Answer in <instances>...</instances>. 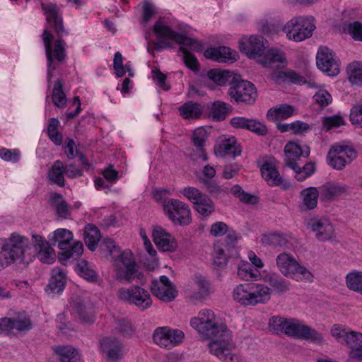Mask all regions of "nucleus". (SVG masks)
Listing matches in <instances>:
<instances>
[{
  "instance_id": "obj_1",
  "label": "nucleus",
  "mask_w": 362,
  "mask_h": 362,
  "mask_svg": "<svg viewBox=\"0 0 362 362\" xmlns=\"http://www.w3.org/2000/svg\"><path fill=\"white\" fill-rule=\"evenodd\" d=\"M191 326L203 337L211 339L208 344L209 351L223 362H239L235 352L232 332L226 325L218 323L214 312L209 309L202 310L197 317L190 320Z\"/></svg>"
},
{
  "instance_id": "obj_2",
  "label": "nucleus",
  "mask_w": 362,
  "mask_h": 362,
  "mask_svg": "<svg viewBox=\"0 0 362 362\" xmlns=\"http://www.w3.org/2000/svg\"><path fill=\"white\" fill-rule=\"evenodd\" d=\"M42 9L46 16L47 23L54 28L59 37L57 40L53 41V35L47 29H45L42 35L47 60V78L48 84H49L53 76V71L66 57V44L62 37L68 33L64 28L59 9L56 4H42Z\"/></svg>"
},
{
  "instance_id": "obj_3",
  "label": "nucleus",
  "mask_w": 362,
  "mask_h": 362,
  "mask_svg": "<svg viewBox=\"0 0 362 362\" xmlns=\"http://www.w3.org/2000/svg\"><path fill=\"white\" fill-rule=\"evenodd\" d=\"M17 242H21L18 247L21 248V257L23 263H28L37 257L42 263L52 264L56 257L55 252L51 247V243L45 237L33 232L31 240L27 237L16 233Z\"/></svg>"
},
{
  "instance_id": "obj_4",
  "label": "nucleus",
  "mask_w": 362,
  "mask_h": 362,
  "mask_svg": "<svg viewBox=\"0 0 362 362\" xmlns=\"http://www.w3.org/2000/svg\"><path fill=\"white\" fill-rule=\"evenodd\" d=\"M269 330L276 334H285L297 339L322 342L323 336L316 329L294 318L273 316L269 321Z\"/></svg>"
},
{
  "instance_id": "obj_5",
  "label": "nucleus",
  "mask_w": 362,
  "mask_h": 362,
  "mask_svg": "<svg viewBox=\"0 0 362 362\" xmlns=\"http://www.w3.org/2000/svg\"><path fill=\"white\" fill-rule=\"evenodd\" d=\"M153 32L158 39V41L153 42L154 48L156 50L160 51L164 49L172 48L174 43L188 47L195 52H200L202 49V44L199 42L174 31L161 21L155 23Z\"/></svg>"
},
{
  "instance_id": "obj_6",
  "label": "nucleus",
  "mask_w": 362,
  "mask_h": 362,
  "mask_svg": "<svg viewBox=\"0 0 362 362\" xmlns=\"http://www.w3.org/2000/svg\"><path fill=\"white\" fill-rule=\"evenodd\" d=\"M271 289L267 286L257 283H244L233 290V299L244 306L264 304L271 298Z\"/></svg>"
},
{
  "instance_id": "obj_7",
  "label": "nucleus",
  "mask_w": 362,
  "mask_h": 362,
  "mask_svg": "<svg viewBox=\"0 0 362 362\" xmlns=\"http://www.w3.org/2000/svg\"><path fill=\"white\" fill-rule=\"evenodd\" d=\"M276 264L279 272L285 277L297 281L312 282L314 276L290 253L281 252L276 257Z\"/></svg>"
},
{
  "instance_id": "obj_8",
  "label": "nucleus",
  "mask_w": 362,
  "mask_h": 362,
  "mask_svg": "<svg viewBox=\"0 0 362 362\" xmlns=\"http://www.w3.org/2000/svg\"><path fill=\"white\" fill-rule=\"evenodd\" d=\"M315 29V18L312 16H294L283 27L287 38L298 42L310 38Z\"/></svg>"
},
{
  "instance_id": "obj_9",
  "label": "nucleus",
  "mask_w": 362,
  "mask_h": 362,
  "mask_svg": "<svg viewBox=\"0 0 362 362\" xmlns=\"http://www.w3.org/2000/svg\"><path fill=\"white\" fill-rule=\"evenodd\" d=\"M332 336L341 344L351 349L352 358H361L362 352V333L354 331L349 327L334 324L331 328Z\"/></svg>"
},
{
  "instance_id": "obj_10",
  "label": "nucleus",
  "mask_w": 362,
  "mask_h": 362,
  "mask_svg": "<svg viewBox=\"0 0 362 362\" xmlns=\"http://www.w3.org/2000/svg\"><path fill=\"white\" fill-rule=\"evenodd\" d=\"M163 208L165 214L175 225L187 226L192 222L191 209L185 202L167 198L163 200Z\"/></svg>"
},
{
  "instance_id": "obj_11",
  "label": "nucleus",
  "mask_w": 362,
  "mask_h": 362,
  "mask_svg": "<svg viewBox=\"0 0 362 362\" xmlns=\"http://www.w3.org/2000/svg\"><path fill=\"white\" fill-rule=\"evenodd\" d=\"M117 296L119 300L134 305L142 311L152 305L150 293L139 286L119 288L117 292Z\"/></svg>"
},
{
  "instance_id": "obj_12",
  "label": "nucleus",
  "mask_w": 362,
  "mask_h": 362,
  "mask_svg": "<svg viewBox=\"0 0 362 362\" xmlns=\"http://www.w3.org/2000/svg\"><path fill=\"white\" fill-rule=\"evenodd\" d=\"M20 243L16 240V233L6 239L0 240V271L16 262L23 263L18 247Z\"/></svg>"
},
{
  "instance_id": "obj_13",
  "label": "nucleus",
  "mask_w": 362,
  "mask_h": 362,
  "mask_svg": "<svg viewBox=\"0 0 362 362\" xmlns=\"http://www.w3.org/2000/svg\"><path fill=\"white\" fill-rule=\"evenodd\" d=\"M115 278L119 281H126L128 283L135 278L136 272V264L133 255L129 251H124L114 261Z\"/></svg>"
},
{
  "instance_id": "obj_14",
  "label": "nucleus",
  "mask_w": 362,
  "mask_h": 362,
  "mask_svg": "<svg viewBox=\"0 0 362 362\" xmlns=\"http://www.w3.org/2000/svg\"><path fill=\"white\" fill-rule=\"evenodd\" d=\"M357 156L356 150L348 146L334 145L327 154V160L333 168L340 170Z\"/></svg>"
},
{
  "instance_id": "obj_15",
  "label": "nucleus",
  "mask_w": 362,
  "mask_h": 362,
  "mask_svg": "<svg viewBox=\"0 0 362 362\" xmlns=\"http://www.w3.org/2000/svg\"><path fill=\"white\" fill-rule=\"evenodd\" d=\"M185 334L180 329H173L169 327H157L153 334V341L160 347L172 349L183 341Z\"/></svg>"
},
{
  "instance_id": "obj_16",
  "label": "nucleus",
  "mask_w": 362,
  "mask_h": 362,
  "mask_svg": "<svg viewBox=\"0 0 362 362\" xmlns=\"http://www.w3.org/2000/svg\"><path fill=\"white\" fill-rule=\"evenodd\" d=\"M316 64L327 76H335L339 73V60L332 50L327 47L319 48L316 55Z\"/></svg>"
},
{
  "instance_id": "obj_17",
  "label": "nucleus",
  "mask_w": 362,
  "mask_h": 362,
  "mask_svg": "<svg viewBox=\"0 0 362 362\" xmlns=\"http://www.w3.org/2000/svg\"><path fill=\"white\" fill-rule=\"evenodd\" d=\"M228 94L237 103L251 104L257 97L254 84L248 81L233 83L228 89Z\"/></svg>"
},
{
  "instance_id": "obj_18",
  "label": "nucleus",
  "mask_w": 362,
  "mask_h": 362,
  "mask_svg": "<svg viewBox=\"0 0 362 362\" xmlns=\"http://www.w3.org/2000/svg\"><path fill=\"white\" fill-rule=\"evenodd\" d=\"M240 49L249 58L258 62L268 47L267 41L262 36L251 35L242 39L239 42Z\"/></svg>"
},
{
  "instance_id": "obj_19",
  "label": "nucleus",
  "mask_w": 362,
  "mask_h": 362,
  "mask_svg": "<svg viewBox=\"0 0 362 362\" xmlns=\"http://www.w3.org/2000/svg\"><path fill=\"white\" fill-rule=\"evenodd\" d=\"M151 289L155 296L165 302L172 301L177 294L174 284L164 275L152 282Z\"/></svg>"
},
{
  "instance_id": "obj_20",
  "label": "nucleus",
  "mask_w": 362,
  "mask_h": 362,
  "mask_svg": "<svg viewBox=\"0 0 362 362\" xmlns=\"http://www.w3.org/2000/svg\"><path fill=\"white\" fill-rule=\"evenodd\" d=\"M308 228L315 233L319 241H327L334 237V228L326 218H312L307 224Z\"/></svg>"
},
{
  "instance_id": "obj_21",
  "label": "nucleus",
  "mask_w": 362,
  "mask_h": 362,
  "mask_svg": "<svg viewBox=\"0 0 362 362\" xmlns=\"http://www.w3.org/2000/svg\"><path fill=\"white\" fill-rule=\"evenodd\" d=\"M320 197L323 200L332 201L337 197H346L351 192V187L337 180L329 181L320 187Z\"/></svg>"
},
{
  "instance_id": "obj_22",
  "label": "nucleus",
  "mask_w": 362,
  "mask_h": 362,
  "mask_svg": "<svg viewBox=\"0 0 362 362\" xmlns=\"http://www.w3.org/2000/svg\"><path fill=\"white\" fill-rule=\"evenodd\" d=\"M153 240L157 247L163 252H174L177 248L175 238L160 226H156L152 231Z\"/></svg>"
},
{
  "instance_id": "obj_23",
  "label": "nucleus",
  "mask_w": 362,
  "mask_h": 362,
  "mask_svg": "<svg viewBox=\"0 0 362 362\" xmlns=\"http://www.w3.org/2000/svg\"><path fill=\"white\" fill-rule=\"evenodd\" d=\"M285 165L292 170L298 168L297 160L300 157H308L310 155V148L308 146H300L295 142H289L284 147Z\"/></svg>"
},
{
  "instance_id": "obj_24",
  "label": "nucleus",
  "mask_w": 362,
  "mask_h": 362,
  "mask_svg": "<svg viewBox=\"0 0 362 362\" xmlns=\"http://www.w3.org/2000/svg\"><path fill=\"white\" fill-rule=\"evenodd\" d=\"M100 349L106 358L111 362H117L124 355L122 342L113 338L103 339L100 341Z\"/></svg>"
},
{
  "instance_id": "obj_25",
  "label": "nucleus",
  "mask_w": 362,
  "mask_h": 362,
  "mask_svg": "<svg viewBox=\"0 0 362 362\" xmlns=\"http://www.w3.org/2000/svg\"><path fill=\"white\" fill-rule=\"evenodd\" d=\"M230 124L233 128L247 129L259 135L267 134V127L257 119L234 117L230 119Z\"/></svg>"
},
{
  "instance_id": "obj_26",
  "label": "nucleus",
  "mask_w": 362,
  "mask_h": 362,
  "mask_svg": "<svg viewBox=\"0 0 362 362\" xmlns=\"http://www.w3.org/2000/svg\"><path fill=\"white\" fill-rule=\"evenodd\" d=\"M241 152L242 148L234 136L223 139L219 144L214 147V153L219 157L230 156L235 158L239 156Z\"/></svg>"
},
{
  "instance_id": "obj_27",
  "label": "nucleus",
  "mask_w": 362,
  "mask_h": 362,
  "mask_svg": "<svg viewBox=\"0 0 362 362\" xmlns=\"http://www.w3.org/2000/svg\"><path fill=\"white\" fill-rule=\"evenodd\" d=\"M258 63L265 68H273L278 66L279 64H286V57L284 52L277 48L265 49Z\"/></svg>"
},
{
  "instance_id": "obj_28",
  "label": "nucleus",
  "mask_w": 362,
  "mask_h": 362,
  "mask_svg": "<svg viewBox=\"0 0 362 362\" xmlns=\"http://www.w3.org/2000/svg\"><path fill=\"white\" fill-rule=\"evenodd\" d=\"M65 284L66 276L64 270L59 267H54L52 270V277L47 286L46 292L48 294H59L64 290Z\"/></svg>"
},
{
  "instance_id": "obj_29",
  "label": "nucleus",
  "mask_w": 362,
  "mask_h": 362,
  "mask_svg": "<svg viewBox=\"0 0 362 362\" xmlns=\"http://www.w3.org/2000/svg\"><path fill=\"white\" fill-rule=\"evenodd\" d=\"M74 235L71 231L66 228H58L50 233L48 236L49 243L52 245H57L62 250H66L69 247L70 243L73 240Z\"/></svg>"
},
{
  "instance_id": "obj_30",
  "label": "nucleus",
  "mask_w": 362,
  "mask_h": 362,
  "mask_svg": "<svg viewBox=\"0 0 362 362\" xmlns=\"http://www.w3.org/2000/svg\"><path fill=\"white\" fill-rule=\"evenodd\" d=\"M204 56L218 62H226L230 59H235V52L228 47H211L204 52Z\"/></svg>"
},
{
  "instance_id": "obj_31",
  "label": "nucleus",
  "mask_w": 362,
  "mask_h": 362,
  "mask_svg": "<svg viewBox=\"0 0 362 362\" xmlns=\"http://www.w3.org/2000/svg\"><path fill=\"white\" fill-rule=\"evenodd\" d=\"M180 115L185 119H198L204 112L202 105L198 103L188 101L178 108Z\"/></svg>"
},
{
  "instance_id": "obj_32",
  "label": "nucleus",
  "mask_w": 362,
  "mask_h": 362,
  "mask_svg": "<svg viewBox=\"0 0 362 362\" xmlns=\"http://www.w3.org/2000/svg\"><path fill=\"white\" fill-rule=\"evenodd\" d=\"M270 79L276 84L291 82L293 83H304L303 76L293 71H283L278 70L271 74Z\"/></svg>"
},
{
  "instance_id": "obj_33",
  "label": "nucleus",
  "mask_w": 362,
  "mask_h": 362,
  "mask_svg": "<svg viewBox=\"0 0 362 362\" xmlns=\"http://www.w3.org/2000/svg\"><path fill=\"white\" fill-rule=\"evenodd\" d=\"M54 353L59 356L61 362H81L79 351L71 346H59L53 348Z\"/></svg>"
},
{
  "instance_id": "obj_34",
  "label": "nucleus",
  "mask_w": 362,
  "mask_h": 362,
  "mask_svg": "<svg viewBox=\"0 0 362 362\" xmlns=\"http://www.w3.org/2000/svg\"><path fill=\"white\" fill-rule=\"evenodd\" d=\"M261 173L262 177L270 186H279L283 182L278 170L272 163L265 162L262 165Z\"/></svg>"
},
{
  "instance_id": "obj_35",
  "label": "nucleus",
  "mask_w": 362,
  "mask_h": 362,
  "mask_svg": "<svg viewBox=\"0 0 362 362\" xmlns=\"http://www.w3.org/2000/svg\"><path fill=\"white\" fill-rule=\"evenodd\" d=\"M207 138V131L202 127L197 128L193 132L192 136V141L199 153V157L204 161H206L208 160V156L204 148Z\"/></svg>"
},
{
  "instance_id": "obj_36",
  "label": "nucleus",
  "mask_w": 362,
  "mask_h": 362,
  "mask_svg": "<svg viewBox=\"0 0 362 362\" xmlns=\"http://www.w3.org/2000/svg\"><path fill=\"white\" fill-rule=\"evenodd\" d=\"M295 112V108L287 104H282L273 108H270L267 114V117L269 121H277L288 119L291 117Z\"/></svg>"
},
{
  "instance_id": "obj_37",
  "label": "nucleus",
  "mask_w": 362,
  "mask_h": 362,
  "mask_svg": "<svg viewBox=\"0 0 362 362\" xmlns=\"http://www.w3.org/2000/svg\"><path fill=\"white\" fill-rule=\"evenodd\" d=\"M83 235L87 247L91 251L95 250L101 239V234L99 229L95 225L88 223L84 227Z\"/></svg>"
},
{
  "instance_id": "obj_38",
  "label": "nucleus",
  "mask_w": 362,
  "mask_h": 362,
  "mask_svg": "<svg viewBox=\"0 0 362 362\" xmlns=\"http://www.w3.org/2000/svg\"><path fill=\"white\" fill-rule=\"evenodd\" d=\"M261 243L265 246L285 247H287L288 241L284 234L279 232H272L264 234L262 236Z\"/></svg>"
},
{
  "instance_id": "obj_39",
  "label": "nucleus",
  "mask_w": 362,
  "mask_h": 362,
  "mask_svg": "<svg viewBox=\"0 0 362 362\" xmlns=\"http://www.w3.org/2000/svg\"><path fill=\"white\" fill-rule=\"evenodd\" d=\"M49 200L51 204L55 208L57 214L62 218H68L70 216L71 212L69 206L62 195L52 192L49 194Z\"/></svg>"
},
{
  "instance_id": "obj_40",
  "label": "nucleus",
  "mask_w": 362,
  "mask_h": 362,
  "mask_svg": "<svg viewBox=\"0 0 362 362\" xmlns=\"http://www.w3.org/2000/svg\"><path fill=\"white\" fill-rule=\"evenodd\" d=\"M319 195L320 190L314 187L303 189L300 194L303 206L308 210L314 209L317 206Z\"/></svg>"
},
{
  "instance_id": "obj_41",
  "label": "nucleus",
  "mask_w": 362,
  "mask_h": 362,
  "mask_svg": "<svg viewBox=\"0 0 362 362\" xmlns=\"http://www.w3.org/2000/svg\"><path fill=\"white\" fill-rule=\"evenodd\" d=\"M208 77L219 86L232 85L235 79L233 72L217 69L210 70L208 72Z\"/></svg>"
},
{
  "instance_id": "obj_42",
  "label": "nucleus",
  "mask_w": 362,
  "mask_h": 362,
  "mask_svg": "<svg viewBox=\"0 0 362 362\" xmlns=\"http://www.w3.org/2000/svg\"><path fill=\"white\" fill-rule=\"evenodd\" d=\"M192 289L190 298L194 300H201L210 294V284L201 277H197Z\"/></svg>"
},
{
  "instance_id": "obj_43",
  "label": "nucleus",
  "mask_w": 362,
  "mask_h": 362,
  "mask_svg": "<svg viewBox=\"0 0 362 362\" xmlns=\"http://www.w3.org/2000/svg\"><path fill=\"white\" fill-rule=\"evenodd\" d=\"M194 210L202 216L208 217L211 215L216 209V206L213 200L206 194L193 205Z\"/></svg>"
},
{
  "instance_id": "obj_44",
  "label": "nucleus",
  "mask_w": 362,
  "mask_h": 362,
  "mask_svg": "<svg viewBox=\"0 0 362 362\" xmlns=\"http://www.w3.org/2000/svg\"><path fill=\"white\" fill-rule=\"evenodd\" d=\"M209 110L210 115L214 120L222 121L231 110V106L226 103L217 100L211 103Z\"/></svg>"
},
{
  "instance_id": "obj_45",
  "label": "nucleus",
  "mask_w": 362,
  "mask_h": 362,
  "mask_svg": "<svg viewBox=\"0 0 362 362\" xmlns=\"http://www.w3.org/2000/svg\"><path fill=\"white\" fill-rule=\"evenodd\" d=\"M52 102L58 108H64L67 102L66 94L63 90V83L61 80H57L53 86L51 94Z\"/></svg>"
},
{
  "instance_id": "obj_46",
  "label": "nucleus",
  "mask_w": 362,
  "mask_h": 362,
  "mask_svg": "<svg viewBox=\"0 0 362 362\" xmlns=\"http://www.w3.org/2000/svg\"><path fill=\"white\" fill-rule=\"evenodd\" d=\"M64 166L62 161L56 160L48 173L49 179L59 187L64 186Z\"/></svg>"
},
{
  "instance_id": "obj_47",
  "label": "nucleus",
  "mask_w": 362,
  "mask_h": 362,
  "mask_svg": "<svg viewBox=\"0 0 362 362\" xmlns=\"http://www.w3.org/2000/svg\"><path fill=\"white\" fill-rule=\"evenodd\" d=\"M266 281L272 288L278 293H285L290 290V282L276 274L266 276Z\"/></svg>"
},
{
  "instance_id": "obj_48",
  "label": "nucleus",
  "mask_w": 362,
  "mask_h": 362,
  "mask_svg": "<svg viewBox=\"0 0 362 362\" xmlns=\"http://www.w3.org/2000/svg\"><path fill=\"white\" fill-rule=\"evenodd\" d=\"M78 273L85 279L90 282L98 281V274L92 265L86 260H81L77 264Z\"/></svg>"
},
{
  "instance_id": "obj_49",
  "label": "nucleus",
  "mask_w": 362,
  "mask_h": 362,
  "mask_svg": "<svg viewBox=\"0 0 362 362\" xmlns=\"http://www.w3.org/2000/svg\"><path fill=\"white\" fill-rule=\"evenodd\" d=\"M238 276L244 281L257 280L259 276V272L257 269L252 268L247 262H241L238 268Z\"/></svg>"
},
{
  "instance_id": "obj_50",
  "label": "nucleus",
  "mask_w": 362,
  "mask_h": 362,
  "mask_svg": "<svg viewBox=\"0 0 362 362\" xmlns=\"http://www.w3.org/2000/svg\"><path fill=\"white\" fill-rule=\"evenodd\" d=\"M349 81L352 83H362V62H353L347 66Z\"/></svg>"
},
{
  "instance_id": "obj_51",
  "label": "nucleus",
  "mask_w": 362,
  "mask_h": 362,
  "mask_svg": "<svg viewBox=\"0 0 362 362\" xmlns=\"http://www.w3.org/2000/svg\"><path fill=\"white\" fill-rule=\"evenodd\" d=\"M101 250L115 261L122 253L120 247L111 238H104L100 244Z\"/></svg>"
},
{
  "instance_id": "obj_52",
  "label": "nucleus",
  "mask_w": 362,
  "mask_h": 362,
  "mask_svg": "<svg viewBox=\"0 0 362 362\" xmlns=\"http://www.w3.org/2000/svg\"><path fill=\"white\" fill-rule=\"evenodd\" d=\"M59 122L57 118H51L47 127V134L49 139L56 145L59 146L62 144L63 137L58 131Z\"/></svg>"
},
{
  "instance_id": "obj_53",
  "label": "nucleus",
  "mask_w": 362,
  "mask_h": 362,
  "mask_svg": "<svg viewBox=\"0 0 362 362\" xmlns=\"http://www.w3.org/2000/svg\"><path fill=\"white\" fill-rule=\"evenodd\" d=\"M347 287L362 294V272H353L346 275Z\"/></svg>"
},
{
  "instance_id": "obj_54",
  "label": "nucleus",
  "mask_w": 362,
  "mask_h": 362,
  "mask_svg": "<svg viewBox=\"0 0 362 362\" xmlns=\"http://www.w3.org/2000/svg\"><path fill=\"white\" fill-rule=\"evenodd\" d=\"M11 319L13 330L26 332L32 328L30 318L24 314H19Z\"/></svg>"
},
{
  "instance_id": "obj_55",
  "label": "nucleus",
  "mask_w": 362,
  "mask_h": 362,
  "mask_svg": "<svg viewBox=\"0 0 362 362\" xmlns=\"http://www.w3.org/2000/svg\"><path fill=\"white\" fill-rule=\"evenodd\" d=\"M180 193L185 198L192 203L193 205L195 204L205 194L200 189L192 186H187L184 187L180 191Z\"/></svg>"
},
{
  "instance_id": "obj_56",
  "label": "nucleus",
  "mask_w": 362,
  "mask_h": 362,
  "mask_svg": "<svg viewBox=\"0 0 362 362\" xmlns=\"http://www.w3.org/2000/svg\"><path fill=\"white\" fill-rule=\"evenodd\" d=\"M345 31L347 34H349L351 38L355 41H358L362 42V23L360 21H354L349 23L346 28H345Z\"/></svg>"
},
{
  "instance_id": "obj_57",
  "label": "nucleus",
  "mask_w": 362,
  "mask_h": 362,
  "mask_svg": "<svg viewBox=\"0 0 362 362\" xmlns=\"http://www.w3.org/2000/svg\"><path fill=\"white\" fill-rule=\"evenodd\" d=\"M65 251L62 253V257L64 259L70 258L77 259L79 257L83 252V246L82 243L76 242L70 249L64 250Z\"/></svg>"
},
{
  "instance_id": "obj_58",
  "label": "nucleus",
  "mask_w": 362,
  "mask_h": 362,
  "mask_svg": "<svg viewBox=\"0 0 362 362\" xmlns=\"http://www.w3.org/2000/svg\"><path fill=\"white\" fill-rule=\"evenodd\" d=\"M199 180L205 186L207 192L214 196H219L227 192L226 189H223L214 181H210L202 178Z\"/></svg>"
},
{
  "instance_id": "obj_59",
  "label": "nucleus",
  "mask_w": 362,
  "mask_h": 362,
  "mask_svg": "<svg viewBox=\"0 0 362 362\" xmlns=\"http://www.w3.org/2000/svg\"><path fill=\"white\" fill-rule=\"evenodd\" d=\"M21 152L18 149H8L1 148L0 149V158L6 162L16 163L19 160Z\"/></svg>"
},
{
  "instance_id": "obj_60",
  "label": "nucleus",
  "mask_w": 362,
  "mask_h": 362,
  "mask_svg": "<svg viewBox=\"0 0 362 362\" xmlns=\"http://www.w3.org/2000/svg\"><path fill=\"white\" fill-rule=\"evenodd\" d=\"M76 310L83 322L90 323L94 320L93 312L91 309L87 308L83 303H78L76 305Z\"/></svg>"
},
{
  "instance_id": "obj_61",
  "label": "nucleus",
  "mask_w": 362,
  "mask_h": 362,
  "mask_svg": "<svg viewBox=\"0 0 362 362\" xmlns=\"http://www.w3.org/2000/svg\"><path fill=\"white\" fill-rule=\"evenodd\" d=\"M315 102L318 104L321 107L328 105L332 100V95L329 93L325 90L321 89L318 90L313 96Z\"/></svg>"
},
{
  "instance_id": "obj_62",
  "label": "nucleus",
  "mask_w": 362,
  "mask_h": 362,
  "mask_svg": "<svg viewBox=\"0 0 362 362\" xmlns=\"http://www.w3.org/2000/svg\"><path fill=\"white\" fill-rule=\"evenodd\" d=\"M214 263L218 267H223L227 263V255L220 245L214 247L213 255Z\"/></svg>"
},
{
  "instance_id": "obj_63",
  "label": "nucleus",
  "mask_w": 362,
  "mask_h": 362,
  "mask_svg": "<svg viewBox=\"0 0 362 362\" xmlns=\"http://www.w3.org/2000/svg\"><path fill=\"white\" fill-rule=\"evenodd\" d=\"M322 124L327 131L339 127L344 124V120L342 117L339 115H334L325 117L322 120Z\"/></svg>"
},
{
  "instance_id": "obj_64",
  "label": "nucleus",
  "mask_w": 362,
  "mask_h": 362,
  "mask_svg": "<svg viewBox=\"0 0 362 362\" xmlns=\"http://www.w3.org/2000/svg\"><path fill=\"white\" fill-rule=\"evenodd\" d=\"M152 78L156 84L163 90H168L170 86L166 83V75L159 69H153L151 71Z\"/></svg>"
}]
</instances>
